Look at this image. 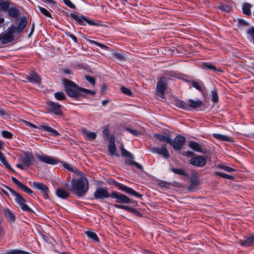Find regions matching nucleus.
I'll return each mask as SVG.
<instances>
[{"instance_id":"f257e3e1","label":"nucleus","mask_w":254,"mask_h":254,"mask_svg":"<svg viewBox=\"0 0 254 254\" xmlns=\"http://www.w3.org/2000/svg\"><path fill=\"white\" fill-rule=\"evenodd\" d=\"M68 190L78 196L84 195L88 190V181L82 176L78 180H72Z\"/></svg>"},{"instance_id":"f03ea898","label":"nucleus","mask_w":254,"mask_h":254,"mask_svg":"<svg viewBox=\"0 0 254 254\" xmlns=\"http://www.w3.org/2000/svg\"><path fill=\"white\" fill-rule=\"evenodd\" d=\"M64 84L66 92L71 97H77L79 96L80 88L78 87L73 82L69 80H64Z\"/></svg>"},{"instance_id":"7ed1b4c3","label":"nucleus","mask_w":254,"mask_h":254,"mask_svg":"<svg viewBox=\"0 0 254 254\" xmlns=\"http://www.w3.org/2000/svg\"><path fill=\"white\" fill-rule=\"evenodd\" d=\"M112 184L115 185L121 191H124L127 194L140 198L142 195L133 190L131 188L128 187L124 184L118 183L115 181L112 180Z\"/></svg>"},{"instance_id":"20e7f679","label":"nucleus","mask_w":254,"mask_h":254,"mask_svg":"<svg viewBox=\"0 0 254 254\" xmlns=\"http://www.w3.org/2000/svg\"><path fill=\"white\" fill-rule=\"evenodd\" d=\"M32 187L34 189L40 190L45 199L49 198L50 190L48 187L45 184L41 182H34L32 183Z\"/></svg>"},{"instance_id":"39448f33","label":"nucleus","mask_w":254,"mask_h":254,"mask_svg":"<svg viewBox=\"0 0 254 254\" xmlns=\"http://www.w3.org/2000/svg\"><path fill=\"white\" fill-rule=\"evenodd\" d=\"M35 156L38 160L41 162L51 165H55L59 162L58 159L44 154L36 153Z\"/></svg>"},{"instance_id":"423d86ee","label":"nucleus","mask_w":254,"mask_h":254,"mask_svg":"<svg viewBox=\"0 0 254 254\" xmlns=\"http://www.w3.org/2000/svg\"><path fill=\"white\" fill-rule=\"evenodd\" d=\"M14 29L13 26H10L7 29L6 32L1 35V39L2 44L9 43L13 40V34L17 33L14 30Z\"/></svg>"},{"instance_id":"0eeeda50","label":"nucleus","mask_w":254,"mask_h":254,"mask_svg":"<svg viewBox=\"0 0 254 254\" xmlns=\"http://www.w3.org/2000/svg\"><path fill=\"white\" fill-rule=\"evenodd\" d=\"M167 81L165 77H162L158 82L156 87L157 94L161 97H163L165 91L166 89Z\"/></svg>"},{"instance_id":"6e6552de","label":"nucleus","mask_w":254,"mask_h":254,"mask_svg":"<svg viewBox=\"0 0 254 254\" xmlns=\"http://www.w3.org/2000/svg\"><path fill=\"white\" fill-rule=\"evenodd\" d=\"M186 141V138L181 135H177L174 139L173 141L171 139L170 144L177 150L181 149L183 145Z\"/></svg>"},{"instance_id":"1a4fd4ad","label":"nucleus","mask_w":254,"mask_h":254,"mask_svg":"<svg viewBox=\"0 0 254 254\" xmlns=\"http://www.w3.org/2000/svg\"><path fill=\"white\" fill-rule=\"evenodd\" d=\"M110 197L115 199L116 201L119 203H129L131 200L126 195L117 191L112 192L110 194Z\"/></svg>"},{"instance_id":"9d476101","label":"nucleus","mask_w":254,"mask_h":254,"mask_svg":"<svg viewBox=\"0 0 254 254\" xmlns=\"http://www.w3.org/2000/svg\"><path fill=\"white\" fill-rule=\"evenodd\" d=\"M10 192L11 198H13L20 206H28L25 203V200L15 190L8 187H5Z\"/></svg>"},{"instance_id":"9b49d317","label":"nucleus","mask_w":254,"mask_h":254,"mask_svg":"<svg viewBox=\"0 0 254 254\" xmlns=\"http://www.w3.org/2000/svg\"><path fill=\"white\" fill-rule=\"evenodd\" d=\"M239 244L240 246L246 248L254 246V235L244 237V239L239 241Z\"/></svg>"},{"instance_id":"f8f14e48","label":"nucleus","mask_w":254,"mask_h":254,"mask_svg":"<svg viewBox=\"0 0 254 254\" xmlns=\"http://www.w3.org/2000/svg\"><path fill=\"white\" fill-rule=\"evenodd\" d=\"M206 159L205 157L200 155L194 157L192 158L190 160V164L197 167L204 166L206 164Z\"/></svg>"},{"instance_id":"ddd939ff","label":"nucleus","mask_w":254,"mask_h":254,"mask_svg":"<svg viewBox=\"0 0 254 254\" xmlns=\"http://www.w3.org/2000/svg\"><path fill=\"white\" fill-rule=\"evenodd\" d=\"M47 105L48 109L50 112L57 115L62 114L61 106L59 104L50 101L47 103Z\"/></svg>"},{"instance_id":"4468645a","label":"nucleus","mask_w":254,"mask_h":254,"mask_svg":"<svg viewBox=\"0 0 254 254\" xmlns=\"http://www.w3.org/2000/svg\"><path fill=\"white\" fill-rule=\"evenodd\" d=\"M94 196L97 199H103L109 196L110 197V194L108 192V190L106 188H98L94 192Z\"/></svg>"},{"instance_id":"2eb2a0df","label":"nucleus","mask_w":254,"mask_h":254,"mask_svg":"<svg viewBox=\"0 0 254 254\" xmlns=\"http://www.w3.org/2000/svg\"><path fill=\"white\" fill-rule=\"evenodd\" d=\"M151 151L153 153H157L162 155L165 158H168L169 156V153L166 149V145L165 144H163L161 148L153 147L151 149Z\"/></svg>"},{"instance_id":"dca6fc26","label":"nucleus","mask_w":254,"mask_h":254,"mask_svg":"<svg viewBox=\"0 0 254 254\" xmlns=\"http://www.w3.org/2000/svg\"><path fill=\"white\" fill-rule=\"evenodd\" d=\"M11 180L13 183H14L22 191L27 193L29 194H32L33 193V191L31 189L24 185L22 183L19 181L15 178L12 177Z\"/></svg>"},{"instance_id":"f3484780","label":"nucleus","mask_w":254,"mask_h":254,"mask_svg":"<svg viewBox=\"0 0 254 254\" xmlns=\"http://www.w3.org/2000/svg\"><path fill=\"white\" fill-rule=\"evenodd\" d=\"M26 24V18L23 16L21 17L18 26L16 27L14 25H11V26H13L15 28L14 30L17 33H20L24 30Z\"/></svg>"},{"instance_id":"a211bd4d","label":"nucleus","mask_w":254,"mask_h":254,"mask_svg":"<svg viewBox=\"0 0 254 254\" xmlns=\"http://www.w3.org/2000/svg\"><path fill=\"white\" fill-rule=\"evenodd\" d=\"M34 161V158L32 153H27L25 155L23 158L22 159L21 162L26 168L32 165Z\"/></svg>"},{"instance_id":"6ab92c4d","label":"nucleus","mask_w":254,"mask_h":254,"mask_svg":"<svg viewBox=\"0 0 254 254\" xmlns=\"http://www.w3.org/2000/svg\"><path fill=\"white\" fill-rule=\"evenodd\" d=\"M121 208L124 209L127 212L132 213L133 215L139 217H141L145 216V213L143 212V210L140 208L139 209V210H137L134 207Z\"/></svg>"},{"instance_id":"aec40b11","label":"nucleus","mask_w":254,"mask_h":254,"mask_svg":"<svg viewBox=\"0 0 254 254\" xmlns=\"http://www.w3.org/2000/svg\"><path fill=\"white\" fill-rule=\"evenodd\" d=\"M188 105L189 106V110H190V108L196 109L200 108L202 106L203 103L201 101L198 99L196 100L190 99L188 100Z\"/></svg>"},{"instance_id":"412c9836","label":"nucleus","mask_w":254,"mask_h":254,"mask_svg":"<svg viewBox=\"0 0 254 254\" xmlns=\"http://www.w3.org/2000/svg\"><path fill=\"white\" fill-rule=\"evenodd\" d=\"M39 128L45 131L50 132L52 135L54 136H58L59 135V133L54 128L48 126L46 124L41 125L39 126Z\"/></svg>"},{"instance_id":"4be33fe9","label":"nucleus","mask_w":254,"mask_h":254,"mask_svg":"<svg viewBox=\"0 0 254 254\" xmlns=\"http://www.w3.org/2000/svg\"><path fill=\"white\" fill-rule=\"evenodd\" d=\"M27 79L28 81L33 83L39 84L41 81V79L39 76L34 72L30 73L29 75L27 77Z\"/></svg>"},{"instance_id":"5701e85b","label":"nucleus","mask_w":254,"mask_h":254,"mask_svg":"<svg viewBox=\"0 0 254 254\" xmlns=\"http://www.w3.org/2000/svg\"><path fill=\"white\" fill-rule=\"evenodd\" d=\"M70 16L76 21L79 24L81 25H85V16H84L82 14H71Z\"/></svg>"},{"instance_id":"b1692460","label":"nucleus","mask_w":254,"mask_h":254,"mask_svg":"<svg viewBox=\"0 0 254 254\" xmlns=\"http://www.w3.org/2000/svg\"><path fill=\"white\" fill-rule=\"evenodd\" d=\"M85 234L86 235L87 237L91 240L95 242H99V239L95 232L91 230H87L85 231Z\"/></svg>"},{"instance_id":"393cba45","label":"nucleus","mask_w":254,"mask_h":254,"mask_svg":"<svg viewBox=\"0 0 254 254\" xmlns=\"http://www.w3.org/2000/svg\"><path fill=\"white\" fill-rule=\"evenodd\" d=\"M189 146L192 149V150L198 152H202V147L198 143L193 141H190L189 142L188 144Z\"/></svg>"},{"instance_id":"a878e982","label":"nucleus","mask_w":254,"mask_h":254,"mask_svg":"<svg viewBox=\"0 0 254 254\" xmlns=\"http://www.w3.org/2000/svg\"><path fill=\"white\" fill-rule=\"evenodd\" d=\"M57 196L62 198H66L69 195L68 191L63 189H58L56 190Z\"/></svg>"},{"instance_id":"bb28decb","label":"nucleus","mask_w":254,"mask_h":254,"mask_svg":"<svg viewBox=\"0 0 254 254\" xmlns=\"http://www.w3.org/2000/svg\"><path fill=\"white\" fill-rule=\"evenodd\" d=\"M200 67L204 69H209L213 71L217 70V68L212 64L210 63H203L200 65Z\"/></svg>"},{"instance_id":"cd10ccee","label":"nucleus","mask_w":254,"mask_h":254,"mask_svg":"<svg viewBox=\"0 0 254 254\" xmlns=\"http://www.w3.org/2000/svg\"><path fill=\"white\" fill-rule=\"evenodd\" d=\"M5 215L7 221L9 222H13L15 220V216L8 209L5 210Z\"/></svg>"},{"instance_id":"c85d7f7f","label":"nucleus","mask_w":254,"mask_h":254,"mask_svg":"<svg viewBox=\"0 0 254 254\" xmlns=\"http://www.w3.org/2000/svg\"><path fill=\"white\" fill-rule=\"evenodd\" d=\"M108 149L110 155L119 156V154L117 152L116 146L115 144H109L108 145Z\"/></svg>"},{"instance_id":"c756f323","label":"nucleus","mask_w":254,"mask_h":254,"mask_svg":"<svg viewBox=\"0 0 254 254\" xmlns=\"http://www.w3.org/2000/svg\"><path fill=\"white\" fill-rule=\"evenodd\" d=\"M121 150L122 155L123 156L127 157L129 159H134V157H133V155L124 148L123 144L121 145Z\"/></svg>"},{"instance_id":"7c9ffc66","label":"nucleus","mask_w":254,"mask_h":254,"mask_svg":"<svg viewBox=\"0 0 254 254\" xmlns=\"http://www.w3.org/2000/svg\"><path fill=\"white\" fill-rule=\"evenodd\" d=\"M6 254H30L29 252L18 250V249H13V250H7L5 253Z\"/></svg>"},{"instance_id":"2f4dec72","label":"nucleus","mask_w":254,"mask_h":254,"mask_svg":"<svg viewBox=\"0 0 254 254\" xmlns=\"http://www.w3.org/2000/svg\"><path fill=\"white\" fill-rule=\"evenodd\" d=\"M213 136L214 138L218 139L219 140H222V141H230L231 138L229 136L219 134V133H214Z\"/></svg>"},{"instance_id":"473e14b6","label":"nucleus","mask_w":254,"mask_h":254,"mask_svg":"<svg viewBox=\"0 0 254 254\" xmlns=\"http://www.w3.org/2000/svg\"><path fill=\"white\" fill-rule=\"evenodd\" d=\"M83 134L85 137L88 139H94L97 136L96 133L88 130L84 131Z\"/></svg>"},{"instance_id":"72a5a7b5","label":"nucleus","mask_w":254,"mask_h":254,"mask_svg":"<svg viewBox=\"0 0 254 254\" xmlns=\"http://www.w3.org/2000/svg\"><path fill=\"white\" fill-rule=\"evenodd\" d=\"M154 136L156 138L159 139L161 141H165V142H166L169 143H170V142H170L171 138L168 136L163 135H161V134H155L154 135Z\"/></svg>"},{"instance_id":"f704fd0d","label":"nucleus","mask_w":254,"mask_h":254,"mask_svg":"<svg viewBox=\"0 0 254 254\" xmlns=\"http://www.w3.org/2000/svg\"><path fill=\"white\" fill-rule=\"evenodd\" d=\"M0 160L1 162V163L8 169H9L10 170H12V168L11 167L10 165L7 162L6 158L5 156L3 155L2 153L0 151Z\"/></svg>"},{"instance_id":"c9c22d12","label":"nucleus","mask_w":254,"mask_h":254,"mask_svg":"<svg viewBox=\"0 0 254 254\" xmlns=\"http://www.w3.org/2000/svg\"><path fill=\"white\" fill-rule=\"evenodd\" d=\"M251 5L249 3H245L243 5V12L247 15H250L251 13Z\"/></svg>"},{"instance_id":"e433bc0d","label":"nucleus","mask_w":254,"mask_h":254,"mask_svg":"<svg viewBox=\"0 0 254 254\" xmlns=\"http://www.w3.org/2000/svg\"><path fill=\"white\" fill-rule=\"evenodd\" d=\"M199 184V183L197 179L195 178H192L190 181V185L189 188L190 191H193L195 187L198 186Z\"/></svg>"},{"instance_id":"4c0bfd02","label":"nucleus","mask_w":254,"mask_h":254,"mask_svg":"<svg viewBox=\"0 0 254 254\" xmlns=\"http://www.w3.org/2000/svg\"><path fill=\"white\" fill-rule=\"evenodd\" d=\"M211 97L212 101L214 103H217L218 101V95L217 90L214 88L211 92Z\"/></svg>"},{"instance_id":"58836bf2","label":"nucleus","mask_w":254,"mask_h":254,"mask_svg":"<svg viewBox=\"0 0 254 254\" xmlns=\"http://www.w3.org/2000/svg\"><path fill=\"white\" fill-rule=\"evenodd\" d=\"M177 106L181 109L187 110H189L188 101L187 102H185L183 101H178L177 102Z\"/></svg>"},{"instance_id":"ea45409f","label":"nucleus","mask_w":254,"mask_h":254,"mask_svg":"<svg viewBox=\"0 0 254 254\" xmlns=\"http://www.w3.org/2000/svg\"><path fill=\"white\" fill-rule=\"evenodd\" d=\"M55 97L58 100H63L65 99V96L63 92H57L54 94Z\"/></svg>"},{"instance_id":"a19ab883","label":"nucleus","mask_w":254,"mask_h":254,"mask_svg":"<svg viewBox=\"0 0 254 254\" xmlns=\"http://www.w3.org/2000/svg\"><path fill=\"white\" fill-rule=\"evenodd\" d=\"M218 7L221 10L226 12H229L231 10V8L230 6L222 3L219 4Z\"/></svg>"},{"instance_id":"79ce46f5","label":"nucleus","mask_w":254,"mask_h":254,"mask_svg":"<svg viewBox=\"0 0 254 254\" xmlns=\"http://www.w3.org/2000/svg\"><path fill=\"white\" fill-rule=\"evenodd\" d=\"M216 175L220 176L223 178L229 179V180H233L234 179V177L232 175H230L227 174L221 173V172H216Z\"/></svg>"},{"instance_id":"37998d69","label":"nucleus","mask_w":254,"mask_h":254,"mask_svg":"<svg viewBox=\"0 0 254 254\" xmlns=\"http://www.w3.org/2000/svg\"><path fill=\"white\" fill-rule=\"evenodd\" d=\"M112 56L114 58L119 60H123L125 59V57L123 54L120 53L114 52L112 53Z\"/></svg>"},{"instance_id":"c03bdc74","label":"nucleus","mask_w":254,"mask_h":254,"mask_svg":"<svg viewBox=\"0 0 254 254\" xmlns=\"http://www.w3.org/2000/svg\"><path fill=\"white\" fill-rule=\"evenodd\" d=\"M23 211L27 212H32L35 214L36 215H38L40 213V211L37 209V207H35L36 211H35L31 208V207H21Z\"/></svg>"},{"instance_id":"a18cd8bd","label":"nucleus","mask_w":254,"mask_h":254,"mask_svg":"<svg viewBox=\"0 0 254 254\" xmlns=\"http://www.w3.org/2000/svg\"><path fill=\"white\" fill-rule=\"evenodd\" d=\"M191 85L194 88L200 91H202L203 90L201 84L198 82L192 81Z\"/></svg>"},{"instance_id":"49530a36","label":"nucleus","mask_w":254,"mask_h":254,"mask_svg":"<svg viewBox=\"0 0 254 254\" xmlns=\"http://www.w3.org/2000/svg\"><path fill=\"white\" fill-rule=\"evenodd\" d=\"M38 8L41 12H42L44 15H45L46 16L52 18L51 13L46 8L41 6H38Z\"/></svg>"},{"instance_id":"de8ad7c7","label":"nucleus","mask_w":254,"mask_h":254,"mask_svg":"<svg viewBox=\"0 0 254 254\" xmlns=\"http://www.w3.org/2000/svg\"><path fill=\"white\" fill-rule=\"evenodd\" d=\"M1 135L3 137L8 139H10L12 137V134L7 130H2L1 131Z\"/></svg>"},{"instance_id":"09e8293b","label":"nucleus","mask_w":254,"mask_h":254,"mask_svg":"<svg viewBox=\"0 0 254 254\" xmlns=\"http://www.w3.org/2000/svg\"><path fill=\"white\" fill-rule=\"evenodd\" d=\"M89 42L91 44H94L96 45L97 46H99V47H100L102 49H105V50L108 49V47H107V46H106L102 43H99L98 42L93 41V40H89Z\"/></svg>"},{"instance_id":"8fccbe9b","label":"nucleus","mask_w":254,"mask_h":254,"mask_svg":"<svg viewBox=\"0 0 254 254\" xmlns=\"http://www.w3.org/2000/svg\"><path fill=\"white\" fill-rule=\"evenodd\" d=\"M8 13L10 16H11L13 17H15L17 16L18 15L17 10L15 8H10L8 10Z\"/></svg>"},{"instance_id":"3c124183","label":"nucleus","mask_w":254,"mask_h":254,"mask_svg":"<svg viewBox=\"0 0 254 254\" xmlns=\"http://www.w3.org/2000/svg\"><path fill=\"white\" fill-rule=\"evenodd\" d=\"M219 167L228 172H232L235 171L234 168L225 165H220Z\"/></svg>"},{"instance_id":"603ef678","label":"nucleus","mask_w":254,"mask_h":254,"mask_svg":"<svg viewBox=\"0 0 254 254\" xmlns=\"http://www.w3.org/2000/svg\"><path fill=\"white\" fill-rule=\"evenodd\" d=\"M121 90L123 93L126 95L129 96L132 95V92L129 88L123 86L121 87Z\"/></svg>"},{"instance_id":"864d4df0","label":"nucleus","mask_w":254,"mask_h":254,"mask_svg":"<svg viewBox=\"0 0 254 254\" xmlns=\"http://www.w3.org/2000/svg\"><path fill=\"white\" fill-rule=\"evenodd\" d=\"M9 7V3L4 1H0V9L5 10Z\"/></svg>"},{"instance_id":"5fc2aeb1","label":"nucleus","mask_w":254,"mask_h":254,"mask_svg":"<svg viewBox=\"0 0 254 254\" xmlns=\"http://www.w3.org/2000/svg\"><path fill=\"white\" fill-rule=\"evenodd\" d=\"M85 23L86 22L89 25L91 26H99V24L96 23L95 21L90 20L87 17L85 18Z\"/></svg>"},{"instance_id":"6e6d98bb","label":"nucleus","mask_w":254,"mask_h":254,"mask_svg":"<svg viewBox=\"0 0 254 254\" xmlns=\"http://www.w3.org/2000/svg\"><path fill=\"white\" fill-rule=\"evenodd\" d=\"M63 1L69 7L74 8L75 5L70 0H63Z\"/></svg>"},{"instance_id":"4d7b16f0","label":"nucleus","mask_w":254,"mask_h":254,"mask_svg":"<svg viewBox=\"0 0 254 254\" xmlns=\"http://www.w3.org/2000/svg\"><path fill=\"white\" fill-rule=\"evenodd\" d=\"M0 116L4 119H7L9 118L8 114L2 110H0Z\"/></svg>"},{"instance_id":"13d9d810","label":"nucleus","mask_w":254,"mask_h":254,"mask_svg":"<svg viewBox=\"0 0 254 254\" xmlns=\"http://www.w3.org/2000/svg\"><path fill=\"white\" fill-rule=\"evenodd\" d=\"M109 128L108 127H105L103 130V135L104 138H108L109 136Z\"/></svg>"},{"instance_id":"bf43d9fd","label":"nucleus","mask_w":254,"mask_h":254,"mask_svg":"<svg viewBox=\"0 0 254 254\" xmlns=\"http://www.w3.org/2000/svg\"><path fill=\"white\" fill-rule=\"evenodd\" d=\"M65 34L67 36L70 37L75 43H77V39L75 36L70 34L69 32H66L65 33Z\"/></svg>"},{"instance_id":"052dcab7","label":"nucleus","mask_w":254,"mask_h":254,"mask_svg":"<svg viewBox=\"0 0 254 254\" xmlns=\"http://www.w3.org/2000/svg\"><path fill=\"white\" fill-rule=\"evenodd\" d=\"M126 130H127L131 134H133L135 136H138L139 134V132L135 129L127 128Z\"/></svg>"},{"instance_id":"680f3d73","label":"nucleus","mask_w":254,"mask_h":254,"mask_svg":"<svg viewBox=\"0 0 254 254\" xmlns=\"http://www.w3.org/2000/svg\"><path fill=\"white\" fill-rule=\"evenodd\" d=\"M80 91H82L85 93L90 94H92V95H94L95 93V92L94 91H91V90H90L88 89H86L85 88H80Z\"/></svg>"},{"instance_id":"e2e57ef3","label":"nucleus","mask_w":254,"mask_h":254,"mask_svg":"<svg viewBox=\"0 0 254 254\" xmlns=\"http://www.w3.org/2000/svg\"><path fill=\"white\" fill-rule=\"evenodd\" d=\"M63 166L64 167V168L68 170V171H70L71 172L74 171L72 167L68 163H64L63 164Z\"/></svg>"},{"instance_id":"0e129e2a","label":"nucleus","mask_w":254,"mask_h":254,"mask_svg":"<svg viewBox=\"0 0 254 254\" xmlns=\"http://www.w3.org/2000/svg\"><path fill=\"white\" fill-rule=\"evenodd\" d=\"M24 123H25V125L26 126H28V127H30L32 128H39V126L37 127L36 126H35V125L31 123H29V122L28 121H24Z\"/></svg>"},{"instance_id":"69168bd1","label":"nucleus","mask_w":254,"mask_h":254,"mask_svg":"<svg viewBox=\"0 0 254 254\" xmlns=\"http://www.w3.org/2000/svg\"><path fill=\"white\" fill-rule=\"evenodd\" d=\"M172 171L178 174H183L184 172L182 169H177V168H173L172 169Z\"/></svg>"},{"instance_id":"338daca9","label":"nucleus","mask_w":254,"mask_h":254,"mask_svg":"<svg viewBox=\"0 0 254 254\" xmlns=\"http://www.w3.org/2000/svg\"><path fill=\"white\" fill-rule=\"evenodd\" d=\"M85 78L88 81H89L92 84H95V81L94 78L93 77L90 76H85Z\"/></svg>"},{"instance_id":"774afa93","label":"nucleus","mask_w":254,"mask_h":254,"mask_svg":"<svg viewBox=\"0 0 254 254\" xmlns=\"http://www.w3.org/2000/svg\"><path fill=\"white\" fill-rule=\"evenodd\" d=\"M115 137L114 135H111L109 137V144H115Z\"/></svg>"}]
</instances>
